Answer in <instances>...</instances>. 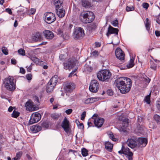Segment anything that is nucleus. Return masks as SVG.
<instances>
[{"instance_id":"f257e3e1","label":"nucleus","mask_w":160,"mask_h":160,"mask_svg":"<svg viewBox=\"0 0 160 160\" xmlns=\"http://www.w3.org/2000/svg\"><path fill=\"white\" fill-rule=\"evenodd\" d=\"M130 78L126 77H121L117 79L115 81V85L120 90V92L122 93H125L130 91V85H127L126 88L122 87L123 85L127 82L129 83Z\"/></svg>"},{"instance_id":"f03ea898","label":"nucleus","mask_w":160,"mask_h":160,"mask_svg":"<svg viewBox=\"0 0 160 160\" xmlns=\"http://www.w3.org/2000/svg\"><path fill=\"white\" fill-rule=\"evenodd\" d=\"M95 18L93 12L90 11L83 12L80 13L79 19L83 23H88L92 22Z\"/></svg>"},{"instance_id":"7ed1b4c3","label":"nucleus","mask_w":160,"mask_h":160,"mask_svg":"<svg viewBox=\"0 0 160 160\" xmlns=\"http://www.w3.org/2000/svg\"><path fill=\"white\" fill-rule=\"evenodd\" d=\"M14 80L13 78L11 76H9L4 79L3 84L7 90L12 91L15 89V85L13 82Z\"/></svg>"},{"instance_id":"20e7f679","label":"nucleus","mask_w":160,"mask_h":160,"mask_svg":"<svg viewBox=\"0 0 160 160\" xmlns=\"http://www.w3.org/2000/svg\"><path fill=\"white\" fill-rule=\"evenodd\" d=\"M111 74L109 70H102L99 72L97 74L98 78L102 81H107L110 78Z\"/></svg>"},{"instance_id":"39448f33","label":"nucleus","mask_w":160,"mask_h":160,"mask_svg":"<svg viewBox=\"0 0 160 160\" xmlns=\"http://www.w3.org/2000/svg\"><path fill=\"white\" fill-rule=\"evenodd\" d=\"M44 20L48 24H51L54 22L56 20V18L54 14L51 12H47L45 14Z\"/></svg>"},{"instance_id":"423d86ee","label":"nucleus","mask_w":160,"mask_h":160,"mask_svg":"<svg viewBox=\"0 0 160 160\" xmlns=\"http://www.w3.org/2000/svg\"><path fill=\"white\" fill-rule=\"evenodd\" d=\"M41 118L40 114L38 112L33 113L31 116L30 119L29 121V124H33L38 122L40 120Z\"/></svg>"},{"instance_id":"0eeeda50","label":"nucleus","mask_w":160,"mask_h":160,"mask_svg":"<svg viewBox=\"0 0 160 160\" xmlns=\"http://www.w3.org/2000/svg\"><path fill=\"white\" fill-rule=\"evenodd\" d=\"M64 89L67 92H72L75 88V85L73 82L67 81L64 84Z\"/></svg>"},{"instance_id":"6e6552de","label":"nucleus","mask_w":160,"mask_h":160,"mask_svg":"<svg viewBox=\"0 0 160 160\" xmlns=\"http://www.w3.org/2000/svg\"><path fill=\"white\" fill-rule=\"evenodd\" d=\"M98 115L94 114L92 118L94 120V123L95 126L99 128L101 127L103 125L104 120L102 118L98 117Z\"/></svg>"},{"instance_id":"1a4fd4ad","label":"nucleus","mask_w":160,"mask_h":160,"mask_svg":"<svg viewBox=\"0 0 160 160\" xmlns=\"http://www.w3.org/2000/svg\"><path fill=\"white\" fill-rule=\"evenodd\" d=\"M85 35L83 29L81 27L76 28L74 32V36L77 38H80Z\"/></svg>"},{"instance_id":"9d476101","label":"nucleus","mask_w":160,"mask_h":160,"mask_svg":"<svg viewBox=\"0 0 160 160\" xmlns=\"http://www.w3.org/2000/svg\"><path fill=\"white\" fill-rule=\"evenodd\" d=\"M98 86L99 83L97 80H92L89 87V89L91 92H96L98 90Z\"/></svg>"},{"instance_id":"9b49d317","label":"nucleus","mask_w":160,"mask_h":160,"mask_svg":"<svg viewBox=\"0 0 160 160\" xmlns=\"http://www.w3.org/2000/svg\"><path fill=\"white\" fill-rule=\"evenodd\" d=\"M61 126L65 132L67 133H68L70 130V128L69 126V121L66 118H64L62 122Z\"/></svg>"},{"instance_id":"f8f14e48","label":"nucleus","mask_w":160,"mask_h":160,"mask_svg":"<svg viewBox=\"0 0 160 160\" xmlns=\"http://www.w3.org/2000/svg\"><path fill=\"white\" fill-rule=\"evenodd\" d=\"M116 57L119 60L122 61L124 60V55L123 52L119 48H117L115 52Z\"/></svg>"},{"instance_id":"ddd939ff","label":"nucleus","mask_w":160,"mask_h":160,"mask_svg":"<svg viewBox=\"0 0 160 160\" xmlns=\"http://www.w3.org/2000/svg\"><path fill=\"white\" fill-rule=\"evenodd\" d=\"M121 120L122 121V126L119 127V130L121 131L125 132L126 131L125 129L128 125L129 120L127 118H125Z\"/></svg>"},{"instance_id":"4468645a","label":"nucleus","mask_w":160,"mask_h":160,"mask_svg":"<svg viewBox=\"0 0 160 160\" xmlns=\"http://www.w3.org/2000/svg\"><path fill=\"white\" fill-rule=\"evenodd\" d=\"M75 65V63L72 62V61L68 60V61L66 63H64V66L65 69H71L73 68Z\"/></svg>"},{"instance_id":"2eb2a0df","label":"nucleus","mask_w":160,"mask_h":160,"mask_svg":"<svg viewBox=\"0 0 160 160\" xmlns=\"http://www.w3.org/2000/svg\"><path fill=\"white\" fill-rule=\"evenodd\" d=\"M43 35L47 39H51L54 37V34L51 31L48 30L44 31L43 32Z\"/></svg>"},{"instance_id":"dca6fc26","label":"nucleus","mask_w":160,"mask_h":160,"mask_svg":"<svg viewBox=\"0 0 160 160\" xmlns=\"http://www.w3.org/2000/svg\"><path fill=\"white\" fill-rule=\"evenodd\" d=\"M118 30L117 28H113L111 26H110L108 28V32H107L106 35L108 37L112 34H115L118 35Z\"/></svg>"},{"instance_id":"f3484780","label":"nucleus","mask_w":160,"mask_h":160,"mask_svg":"<svg viewBox=\"0 0 160 160\" xmlns=\"http://www.w3.org/2000/svg\"><path fill=\"white\" fill-rule=\"evenodd\" d=\"M56 12L57 15L59 18H62L65 16V12L62 8V7L61 8H56Z\"/></svg>"},{"instance_id":"a211bd4d","label":"nucleus","mask_w":160,"mask_h":160,"mask_svg":"<svg viewBox=\"0 0 160 160\" xmlns=\"http://www.w3.org/2000/svg\"><path fill=\"white\" fill-rule=\"evenodd\" d=\"M138 142L140 147H145L147 143V139L145 138H139L138 139Z\"/></svg>"},{"instance_id":"6ab92c4d","label":"nucleus","mask_w":160,"mask_h":160,"mask_svg":"<svg viewBox=\"0 0 160 160\" xmlns=\"http://www.w3.org/2000/svg\"><path fill=\"white\" fill-rule=\"evenodd\" d=\"M128 146L132 148H134L137 145L136 142L132 139H128L127 142Z\"/></svg>"},{"instance_id":"aec40b11","label":"nucleus","mask_w":160,"mask_h":160,"mask_svg":"<svg viewBox=\"0 0 160 160\" xmlns=\"http://www.w3.org/2000/svg\"><path fill=\"white\" fill-rule=\"evenodd\" d=\"M118 152L120 154H124L126 155H127L132 152L129 151V149L128 148H125L123 145L122 146V149L121 150L119 151Z\"/></svg>"},{"instance_id":"412c9836","label":"nucleus","mask_w":160,"mask_h":160,"mask_svg":"<svg viewBox=\"0 0 160 160\" xmlns=\"http://www.w3.org/2000/svg\"><path fill=\"white\" fill-rule=\"evenodd\" d=\"M58 77L57 75L53 76L49 82V83L52 85V86H55L58 80Z\"/></svg>"},{"instance_id":"4be33fe9","label":"nucleus","mask_w":160,"mask_h":160,"mask_svg":"<svg viewBox=\"0 0 160 160\" xmlns=\"http://www.w3.org/2000/svg\"><path fill=\"white\" fill-rule=\"evenodd\" d=\"M25 106L27 109L29 111H33L34 110L33 102L28 101L26 103Z\"/></svg>"},{"instance_id":"5701e85b","label":"nucleus","mask_w":160,"mask_h":160,"mask_svg":"<svg viewBox=\"0 0 160 160\" xmlns=\"http://www.w3.org/2000/svg\"><path fill=\"white\" fill-rule=\"evenodd\" d=\"M145 130V127L142 125H138L136 129H135L136 132L138 133L143 134Z\"/></svg>"},{"instance_id":"b1692460","label":"nucleus","mask_w":160,"mask_h":160,"mask_svg":"<svg viewBox=\"0 0 160 160\" xmlns=\"http://www.w3.org/2000/svg\"><path fill=\"white\" fill-rule=\"evenodd\" d=\"M82 5L85 8H89L92 6L90 0H82Z\"/></svg>"},{"instance_id":"393cba45","label":"nucleus","mask_w":160,"mask_h":160,"mask_svg":"<svg viewBox=\"0 0 160 160\" xmlns=\"http://www.w3.org/2000/svg\"><path fill=\"white\" fill-rule=\"evenodd\" d=\"M30 129L33 133H36L41 129V127L38 125H34L31 127Z\"/></svg>"},{"instance_id":"a878e982","label":"nucleus","mask_w":160,"mask_h":160,"mask_svg":"<svg viewBox=\"0 0 160 160\" xmlns=\"http://www.w3.org/2000/svg\"><path fill=\"white\" fill-rule=\"evenodd\" d=\"M41 37V35L39 32L36 33L32 36V40L33 41L36 42L40 39Z\"/></svg>"},{"instance_id":"bb28decb","label":"nucleus","mask_w":160,"mask_h":160,"mask_svg":"<svg viewBox=\"0 0 160 160\" xmlns=\"http://www.w3.org/2000/svg\"><path fill=\"white\" fill-rule=\"evenodd\" d=\"M99 98H88L85 101V103L88 104L90 103H93L95 101H98Z\"/></svg>"},{"instance_id":"cd10ccee","label":"nucleus","mask_w":160,"mask_h":160,"mask_svg":"<svg viewBox=\"0 0 160 160\" xmlns=\"http://www.w3.org/2000/svg\"><path fill=\"white\" fill-rule=\"evenodd\" d=\"M63 3V0H54V4L56 8H61L62 7V5Z\"/></svg>"},{"instance_id":"c85d7f7f","label":"nucleus","mask_w":160,"mask_h":160,"mask_svg":"<svg viewBox=\"0 0 160 160\" xmlns=\"http://www.w3.org/2000/svg\"><path fill=\"white\" fill-rule=\"evenodd\" d=\"M105 147L107 150L111 151L113 148V144L109 142H106L105 143Z\"/></svg>"},{"instance_id":"c756f323","label":"nucleus","mask_w":160,"mask_h":160,"mask_svg":"<svg viewBox=\"0 0 160 160\" xmlns=\"http://www.w3.org/2000/svg\"><path fill=\"white\" fill-rule=\"evenodd\" d=\"M55 86L48 83L46 87V91L48 93H49L52 92Z\"/></svg>"},{"instance_id":"7c9ffc66","label":"nucleus","mask_w":160,"mask_h":160,"mask_svg":"<svg viewBox=\"0 0 160 160\" xmlns=\"http://www.w3.org/2000/svg\"><path fill=\"white\" fill-rule=\"evenodd\" d=\"M30 58L36 64H39V63L41 62H42V61H41L40 60L36 57L31 56L30 57Z\"/></svg>"},{"instance_id":"2f4dec72","label":"nucleus","mask_w":160,"mask_h":160,"mask_svg":"<svg viewBox=\"0 0 160 160\" xmlns=\"http://www.w3.org/2000/svg\"><path fill=\"white\" fill-rule=\"evenodd\" d=\"M150 68L152 70H155L156 69L157 64L156 62L151 61L150 62Z\"/></svg>"},{"instance_id":"473e14b6","label":"nucleus","mask_w":160,"mask_h":160,"mask_svg":"<svg viewBox=\"0 0 160 160\" xmlns=\"http://www.w3.org/2000/svg\"><path fill=\"white\" fill-rule=\"evenodd\" d=\"M134 60L133 58L130 59L127 65V66L128 68H131L134 65Z\"/></svg>"},{"instance_id":"72a5a7b5","label":"nucleus","mask_w":160,"mask_h":160,"mask_svg":"<svg viewBox=\"0 0 160 160\" xmlns=\"http://www.w3.org/2000/svg\"><path fill=\"white\" fill-rule=\"evenodd\" d=\"M36 12V9L33 8H31L27 12V13L29 15H32L35 13Z\"/></svg>"},{"instance_id":"f704fd0d","label":"nucleus","mask_w":160,"mask_h":160,"mask_svg":"<svg viewBox=\"0 0 160 160\" xmlns=\"http://www.w3.org/2000/svg\"><path fill=\"white\" fill-rule=\"evenodd\" d=\"M82 154L83 156L86 157L88 154V151L85 148H83L82 150Z\"/></svg>"},{"instance_id":"c9c22d12","label":"nucleus","mask_w":160,"mask_h":160,"mask_svg":"<svg viewBox=\"0 0 160 160\" xmlns=\"http://www.w3.org/2000/svg\"><path fill=\"white\" fill-rule=\"evenodd\" d=\"M153 118L157 123H160V116L156 114L154 115Z\"/></svg>"},{"instance_id":"e433bc0d","label":"nucleus","mask_w":160,"mask_h":160,"mask_svg":"<svg viewBox=\"0 0 160 160\" xmlns=\"http://www.w3.org/2000/svg\"><path fill=\"white\" fill-rule=\"evenodd\" d=\"M19 112L14 110L12 114V116L14 118H17L19 116Z\"/></svg>"},{"instance_id":"4c0bfd02","label":"nucleus","mask_w":160,"mask_h":160,"mask_svg":"<svg viewBox=\"0 0 160 160\" xmlns=\"http://www.w3.org/2000/svg\"><path fill=\"white\" fill-rule=\"evenodd\" d=\"M142 80L146 84L149 83L150 81V79L146 76L143 77Z\"/></svg>"},{"instance_id":"58836bf2","label":"nucleus","mask_w":160,"mask_h":160,"mask_svg":"<svg viewBox=\"0 0 160 160\" xmlns=\"http://www.w3.org/2000/svg\"><path fill=\"white\" fill-rule=\"evenodd\" d=\"M18 52L19 54L22 56H25V50L22 48H20L18 50Z\"/></svg>"},{"instance_id":"ea45409f","label":"nucleus","mask_w":160,"mask_h":160,"mask_svg":"<svg viewBox=\"0 0 160 160\" xmlns=\"http://www.w3.org/2000/svg\"><path fill=\"white\" fill-rule=\"evenodd\" d=\"M150 95H149L147 96L145 99L144 101L145 102H146L147 103L149 104L150 102Z\"/></svg>"},{"instance_id":"a19ab883","label":"nucleus","mask_w":160,"mask_h":160,"mask_svg":"<svg viewBox=\"0 0 160 160\" xmlns=\"http://www.w3.org/2000/svg\"><path fill=\"white\" fill-rule=\"evenodd\" d=\"M2 51L3 54L5 55H8V50L7 48L5 47H2Z\"/></svg>"},{"instance_id":"79ce46f5","label":"nucleus","mask_w":160,"mask_h":160,"mask_svg":"<svg viewBox=\"0 0 160 160\" xmlns=\"http://www.w3.org/2000/svg\"><path fill=\"white\" fill-rule=\"evenodd\" d=\"M59 116V115L57 113H53L51 115L52 118L54 119H58Z\"/></svg>"},{"instance_id":"37998d69","label":"nucleus","mask_w":160,"mask_h":160,"mask_svg":"<svg viewBox=\"0 0 160 160\" xmlns=\"http://www.w3.org/2000/svg\"><path fill=\"white\" fill-rule=\"evenodd\" d=\"M109 137L110 139H111L113 141H116V139L114 138V137L113 133L112 132L109 133Z\"/></svg>"},{"instance_id":"c03bdc74","label":"nucleus","mask_w":160,"mask_h":160,"mask_svg":"<svg viewBox=\"0 0 160 160\" xmlns=\"http://www.w3.org/2000/svg\"><path fill=\"white\" fill-rule=\"evenodd\" d=\"M129 84L130 85V90L131 88V86H132V82H131V80L130 79V81L128 83V82H127V83H125V84L124 85H123L122 87H123L125 89V88H126V87H127V84L129 85Z\"/></svg>"},{"instance_id":"a18cd8bd","label":"nucleus","mask_w":160,"mask_h":160,"mask_svg":"<svg viewBox=\"0 0 160 160\" xmlns=\"http://www.w3.org/2000/svg\"><path fill=\"white\" fill-rule=\"evenodd\" d=\"M134 9V8L132 6L130 7L127 6L126 8V10L128 12L132 11Z\"/></svg>"},{"instance_id":"49530a36","label":"nucleus","mask_w":160,"mask_h":160,"mask_svg":"<svg viewBox=\"0 0 160 160\" xmlns=\"http://www.w3.org/2000/svg\"><path fill=\"white\" fill-rule=\"evenodd\" d=\"M148 18H147L146 19L147 22L145 24V27H146V29L147 30L149 29L150 28V24H149V22H148Z\"/></svg>"},{"instance_id":"de8ad7c7","label":"nucleus","mask_w":160,"mask_h":160,"mask_svg":"<svg viewBox=\"0 0 160 160\" xmlns=\"http://www.w3.org/2000/svg\"><path fill=\"white\" fill-rule=\"evenodd\" d=\"M22 152H19L17 153L16 157L19 160L21 156H22Z\"/></svg>"},{"instance_id":"09e8293b","label":"nucleus","mask_w":160,"mask_h":160,"mask_svg":"<svg viewBox=\"0 0 160 160\" xmlns=\"http://www.w3.org/2000/svg\"><path fill=\"white\" fill-rule=\"evenodd\" d=\"M127 157L129 160H132V156L133 155L132 153L130 152L127 155Z\"/></svg>"},{"instance_id":"8fccbe9b","label":"nucleus","mask_w":160,"mask_h":160,"mask_svg":"<svg viewBox=\"0 0 160 160\" xmlns=\"http://www.w3.org/2000/svg\"><path fill=\"white\" fill-rule=\"evenodd\" d=\"M27 79L28 80H31L32 78V75L31 74H27L26 76Z\"/></svg>"},{"instance_id":"3c124183","label":"nucleus","mask_w":160,"mask_h":160,"mask_svg":"<svg viewBox=\"0 0 160 160\" xmlns=\"http://www.w3.org/2000/svg\"><path fill=\"white\" fill-rule=\"evenodd\" d=\"M90 27L91 30H95L96 28V26L94 24H92L90 25Z\"/></svg>"},{"instance_id":"603ef678","label":"nucleus","mask_w":160,"mask_h":160,"mask_svg":"<svg viewBox=\"0 0 160 160\" xmlns=\"http://www.w3.org/2000/svg\"><path fill=\"white\" fill-rule=\"evenodd\" d=\"M111 23L114 26L116 27L118 25V21L117 20H115L112 21Z\"/></svg>"},{"instance_id":"864d4df0","label":"nucleus","mask_w":160,"mask_h":160,"mask_svg":"<svg viewBox=\"0 0 160 160\" xmlns=\"http://www.w3.org/2000/svg\"><path fill=\"white\" fill-rule=\"evenodd\" d=\"M86 112L85 111L83 112L81 115V119L82 120H84L86 116Z\"/></svg>"},{"instance_id":"5fc2aeb1","label":"nucleus","mask_w":160,"mask_h":160,"mask_svg":"<svg viewBox=\"0 0 160 160\" xmlns=\"http://www.w3.org/2000/svg\"><path fill=\"white\" fill-rule=\"evenodd\" d=\"M107 93L108 95L109 96H112L113 94V92L111 90H108L107 91Z\"/></svg>"},{"instance_id":"6e6d98bb","label":"nucleus","mask_w":160,"mask_h":160,"mask_svg":"<svg viewBox=\"0 0 160 160\" xmlns=\"http://www.w3.org/2000/svg\"><path fill=\"white\" fill-rule=\"evenodd\" d=\"M92 55L94 56H96L98 55V52L96 51H95L92 52Z\"/></svg>"},{"instance_id":"4d7b16f0","label":"nucleus","mask_w":160,"mask_h":160,"mask_svg":"<svg viewBox=\"0 0 160 160\" xmlns=\"http://www.w3.org/2000/svg\"><path fill=\"white\" fill-rule=\"evenodd\" d=\"M143 7L146 9H147L149 6L148 4L147 3H144L142 4Z\"/></svg>"},{"instance_id":"13d9d810","label":"nucleus","mask_w":160,"mask_h":160,"mask_svg":"<svg viewBox=\"0 0 160 160\" xmlns=\"http://www.w3.org/2000/svg\"><path fill=\"white\" fill-rule=\"evenodd\" d=\"M77 67H76L74 69V70L73 71H72V72L70 73L69 74V76H68V77H71L72 75L74 74V73L75 72H76V71L77 70Z\"/></svg>"},{"instance_id":"bf43d9fd","label":"nucleus","mask_w":160,"mask_h":160,"mask_svg":"<svg viewBox=\"0 0 160 160\" xmlns=\"http://www.w3.org/2000/svg\"><path fill=\"white\" fill-rule=\"evenodd\" d=\"M72 109H69L66 110L65 111V112L67 114H69L72 112Z\"/></svg>"},{"instance_id":"052dcab7","label":"nucleus","mask_w":160,"mask_h":160,"mask_svg":"<svg viewBox=\"0 0 160 160\" xmlns=\"http://www.w3.org/2000/svg\"><path fill=\"white\" fill-rule=\"evenodd\" d=\"M155 35L157 37H159L160 36V32L158 31H155Z\"/></svg>"},{"instance_id":"680f3d73","label":"nucleus","mask_w":160,"mask_h":160,"mask_svg":"<svg viewBox=\"0 0 160 160\" xmlns=\"http://www.w3.org/2000/svg\"><path fill=\"white\" fill-rule=\"evenodd\" d=\"M20 72L22 74H24L25 73L24 69L22 68H20Z\"/></svg>"},{"instance_id":"e2e57ef3","label":"nucleus","mask_w":160,"mask_h":160,"mask_svg":"<svg viewBox=\"0 0 160 160\" xmlns=\"http://www.w3.org/2000/svg\"><path fill=\"white\" fill-rule=\"evenodd\" d=\"M6 11L9 14H11L12 13V11L10 8H7L6 9Z\"/></svg>"},{"instance_id":"0e129e2a","label":"nucleus","mask_w":160,"mask_h":160,"mask_svg":"<svg viewBox=\"0 0 160 160\" xmlns=\"http://www.w3.org/2000/svg\"><path fill=\"white\" fill-rule=\"evenodd\" d=\"M27 68V70L28 72H30L32 69V67L31 66H29L28 67L27 66L26 67Z\"/></svg>"},{"instance_id":"69168bd1","label":"nucleus","mask_w":160,"mask_h":160,"mask_svg":"<svg viewBox=\"0 0 160 160\" xmlns=\"http://www.w3.org/2000/svg\"><path fill=\"white\" fill-rule=\"evenodd\" d=\"M11 62L12 64H15L16 63V60L14 59H12Z\"/></svg>"},{"instance_id":"338daca9","label":"nucleus","mask_w":160,"mask_h":160,"mask_svg":"<svg viewBox=\"0 0 160 160\" xmlns=\"http://www.w3.org/2000/svg\"><path fill=\"white\" fill-rule=\"evenodd\" d=\"M157 107L158 109L160 111V101L158 102V103L157 105Z\"/></svg>"},{"instance_id":"774afa93","label":"nucleus","mask_w":160,"mask_h":160,"mask_svg":"<svg viewBox=\"0 0 160 160\" xmlns=\"http://www.w3.org/2000/svg\"><path fill=\"white\" fill-rule=\"evenodd\" d=\"M13 109V107L12 106H10L8 109V111L9 112H11Z\"/></svg>"}]
</instances>
